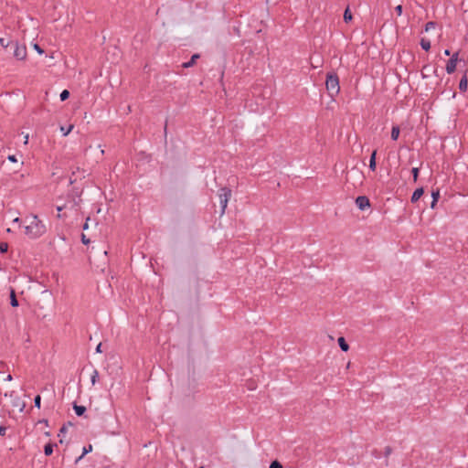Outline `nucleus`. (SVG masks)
I'll return each instance as SVG.
<instances>
[{
    "label": "nucleus",
    "instance_id": "obj_3",
    "mask_svg": "<svg viewBox=\"0 0 468 468\" xmlns=\"http://www.w3.org/2000/svg\"><path fill=\"white\" fill-rule=\"evenodd\" d=\"M11 48H14L13 55L18 60H23L27 57V48L18 42H11Z\"/></svg>",
    "mask_w": 468,
    "mask_h": 468
},
{
    "label": "nucleus",
    "instance_id": "obj_7",
    "mask_svg": "<svg viewBox=\"0 0 468 468\" xmlns=\"http://www.w3.org/2000/svg\"><path fill=\"white\" fill-rule=\"evenodd\" d=\"M424 191H423V188L422 187H420V188H417L412 196H411V202L412 203H415L417 202L420 197L421 196L423 195Z\"/></svg>",
    "mask_w": 468,
    "mask_h": 468
},
{
    "label": "nucleus",
    "instance_id": "obj_8",
    "mask_svg": "<svg viewBox=\"0 0 468 468\" xmlns=\"http://www.w3.org/2000/svg\"><path fill=\"white\" fill-rule=\"evenodd\" d=\"M91 451H92V445L91 444L84 446L83 449H82V454L76 459L75 463H79L86 454H88Z\"/></svg>",
    "mask_w": 468,
    "mask_h": 468
},
{
    "label": "nucleus",
    "instance_id": "obj_30",
    "mask_svg": "<svg viewBox=\"0 0 468 468\" xmlns=\"http://www.w3.org/2000/svg\"><path fill=\"white\" fill-rule=\"evenodd\" d=\"M34 48H35V50H36L38 54H42V53L44 52V50H43V49L40 48V46H39V45H37V44H35V45H34Z\"/></svg>",
    "mask_w": 468,
    "mask_h": 468
},
{
    "label": "nucleus",
    "instance_id": "obj_24",
    "mask_svg": "<svg viewBox=\"0 0 468 468\" xmlns=\"http://www.w3.org/2000/svg\"><path fill=\"white\" fill-rule=\"evenodd\" d=\"M34 405H35V407H37L38 409L41 407V397L39 395H37L35 397Z\"/></svg>",
    "mask_w": 468,
    "mask_h": 468
},
{
    "label": "nucleus",
    "instance_id": "obj_36",
    "mask_svg": "<svg viewBox=\"0 0 468 468\" xmlns=\"http://www.w3.org/2000/svg\"><path fill=\"white\" fill-rule=\"evenodd\" d=\"M89 220V218L87 219ZM82 229L85 230V229H89V224H88V221H86L82 227Z\"/></svg>",
    "mask_w": 468,
    "mask_h": 468
},
{
    "label": "nucleus",
    "instance_id": "obj_17",
    "mask_svg": "<svg viewBox=\"0 0 468 468\" xmlns=\"http://www.w3.org/2000/svg\"><path fill=\"white\" fill-rule=\"evenodd\" d=\"M10 304L13 307L18 306V301H17L16 293L13 290L11 291V294H10Z\"/></svg>",
    "mask_w": 468,
    "mask_h": 468
},
{
    "label": "nucleus",
    "instance_id": "obj_12",
    "mask_svg": "<svg viewBox=\"0 0 468 468\" xmlns=\"http://www.w3.org/2000/svg\"><path fill=\"white\" fill-rule=\"evenodd\" d=\"M468 80L466 75H464L460 82H459V89L461 91H465L467 90Z\"/></svg>",
    "mask_w": 468,
    "mask_h": 468
},
{
    "label": "nucleus",
    "instance_id": "obj_20",
    "mask_svg": "<svg viewBox=\"0 0 468 468\" xmlns=\"http://www.w3.org/2000/svg\"><path fill=\"white\" fill-rule=\"evenodd\" d=\"M98 378H99V372L97 369H94L90 376V381H91L92 385H94L97 382Z\"/></svg>",
    "mask_w": 468,
    "mask_h": 468
},
{
    "label": "nucleus",
    "instance_id": "obj_43",
    "mask_svg": "<svg viewBox=\"0 0 468 468\" xmlns=\"http://www.w3.org/2000/svg\"><path fill=\"white\" fill-rule=\"evenodd\" d=\"M57 209H58V211H60V210H62V207H58Z\"/></svg>",
    "mask_w": 468,
    "mask_h": 468
},
{
    "label": "nucleus",
    "instance_id": "obj_45",
    "mask_svg": "<svg viewBox=\"0 0 468 468\" xmlns=\"http://www.w3.org/2000/svg\"><path fill=\"white\" fill-rule=\"evenodd\" d=\"M422 78H423V79L427 78V75H425L424 73H422Z\"/></svg>",
    "mask_w": 468,
    "mask_h": 468
},
{
    "label": "nucleus",
    "instance_id": "obj_6",
    "mask_svg": "<svg viewBox=\"0 0 468 468\" xmlns=\"http://www.w3.org/2000/svg\"><path fill=\"white\" fill-rule=\"evenodd\" d=\"M356 205L360 210H365L370 207V202L366 196H359L356 198Z\"/></svg>",
    "mask_w": 468,
    "mask_h": 468
},
{
    "label": "nucleus",
    "instance_id": "obj_38",
    "mask_svg": "<svg viewBox=\"0 0 468 468\" xmlns=\"http://www.w3.org/2000/svg\"><path fill=\"white\" fill-rule=\"evenodd\" d=\"M12 378H12V376H11V375H7V377H6L5 380H7V381H11V380H12Z\"/></svg>",
    "mask_w": 468,
    "mask_h": 468
},
{
    "label": "nucleus",
    "instance_id": "obj_44",
    "mask_svg": "<svg viewBox=\"0 0 468 468\" xmlns=\"http://www.w3.org/2000/svg\"><path fill=\"white\" fill-rule=\"evenodd\" d=\"M429 69V66H427V65L423 67V69Z\"/></svg>",
    "mask_w": 468,
    "mask_h": 468
},
{
    "label": "nucleus",
    "instance_id": "obj_14",
    "mask_svg": "<svg viewBox=\"0 0 468 468\" xmlns=\"http://www.w3.org/2000/svg\"><path fill=\"white\" fill-rule=\"evenodd\" d=\"M199 58V55L198 54H194L192 57H191V59L187 62H185L183 64V67L184 68H189V67H192L195 62H196V59Z\"/></svg>",
    "mask_w": 468,
    "mask_h": 468
},
{
    "label": "nucleus",
    "instance_id": "obj_19",
    "mask_svg": "<svg viewBox=\"0 0 468 468\" xmlns=\"http://www.w3.org/2000/svg\"><path fill=\"white\" fill-rule=\"evenodd\" d=\"M344 20L345 22L348 23L352 20V14L349 10V8H346L345 13H344Z\"/></svg>",
    "mask_w": 468,
    "mask_h": 468
},
{
    "label": "nucleus",
    "instance_id": "obj_34",
    "mask_svg": "<svg viewBox=\"0 0 468 468\" xmlns=\"http://www.w3.org/2000/svg\"><path fill=\"white\" fill-rule=\"evenodd\" d=\"M96 352H97V353H101V352H102V350H101V343H100V344L97 346V347H96Z\"/></svg>",
    "mask_w": 468,
    "mask_h": 468
},
{
    "label": "nucleus",
    "instance_id": "obj_33",
    "mask_svg": "<svg viewBox=\"0 0 468 468\" xmlns=\"http://www.w3.org/2000/svg\"><path fill=\"white\" fill-rule=\"evenodd\" d=\"M7 159L13 163L16 162V155H9Z\"/></svg>",
    "mask_w": 468,
    "mask_h": 468
},
{
    "label": "nucleus",
    "instance_id": "obj_22",
    "mask_svg": "<svg viewBox=\"0 0 468 468\" xmlns=\"http://www.w3.org/2000/svg\"><path fill=\"white\" fill-rule=\"evenodd\" d=\"M59 97L62 101H66L69 97V91L68 90H63Z\"/></svg>",
    "mask_w": 468,
    "mask_h": 468
},
{
    "label": "nucleus",
    "instance_id": "obj_39",
    "mask_svg": "<svg viewBox=\"0 0 468 468\" xmlns=\"http://www.w3.org/2000/svg\"><path fill=\"white\" fill-rule=\"evenodd\" d=\"M66 431H67L66 426L61 427V429H60V432H65Z\"/></svg>",
    "mask_w": 468,
    "mask_h": 468
},
{
    "label": "nucleus",
    "instance_id": "obj_40",
    "mask_svg": "<svg viewBox=\"0 0 468 468\" xmlns=\"http://www.w3.org/2000/svg\"><path fill=\"white\" fill-rule=\"evenodd\" d=\"M24 141H25L24 143L27 144V142H28V135H26V136H25Z\"/></svg>",
    "mask_w": 468,
    "mask_h": 468
},
{
    "label": "nucleus",
    "instance_id": "obj_9",
    "mask_svg": "<svg viewBox=\"0 0 468 468\" xmlns=\"http://www.w3.org/2000/svg\"><path fill=\"white\" fill-rule=\"evenodd\" d=\"M376 155H377V151H373V153L371 154V156H370V160H369V168L370 170L372 171H375L376 170V167H377V164H376Z\"/></svg>",
    "mask_w": 468,
    "mask_h": 468
},
{
    "label": "nucleus",
    "instance_id": "obj_32",
    "mask_svg": "<svg viewBox=\"0 0 468 468\" xmlns=\"http://www.w3.org/2000/svg\"><path fill=\"white\" fill-rule=\"evenodd\" d=\"M5 432H6V427H5V426H0V435H1V436H5Z\"/></svg>",
    "mask_w": 468,
    "mask_h": 468
},
{
    "label": "nucleus",
    "instance_id": "obj_11",
    "mask_svg": "<svg viewBox=\"0 0 468 468\" xmlns=\"http://www.w3.org/2000/svg\"><path fill=\"white\" fill-rule=\"evenodd\" d=\"M431 197H432V201H431V207L434 208L436 204H437V202H438V199L440 197V191H439V189H437L436 191H432Z\"/></svg>",
    "mask_w": 468,
    "mask_h": 468
},
{
    "label": "nucleus",
    "instance_id": "obj_21",
    "mask_svg": "<svg viewBox=\"0 0 468 468\" xmlns=\"http://www.w3.org/2000/svg\"><path fill=\"white\" fill-rule=\"evenodd\" d=\"M72 129H73L72 124L69 125L68 128H65L63 126L60 127V131L64 136H67L71 132Z\"/></svg>",
    "mask_w": 468,
    "mask_h": 468
},
{
    "label": "nucleus",
    "instance_id": "obj_31",
    "mask_svg": "<svg viewBox=\"0 0 468 468\" xmlns=\"http://www.w3.org/2000/svg\"><path fill=\"white\" fill-rule=\"evenodd\" d=\"M395 11H396V13L398 14V16H401V14H402V5H397V6L395 7Z\"/></svg>",
    "mask_w": 468,
    "mask_h": 468
},
{
    "label": "nucleus",
    "instance_id": "obj_42",
    "mask_svg": "<svg viewBox=\"0 0 468 468\" xmlns=\"http://www.w3.org/2000/svg\"><path fill=\"white\" fill-rule=\"evenodd\" d=\"M24 408H25V403H22V406L20 408V411H23L24 410Z\"/></svg>",
    "mask_w": 468,
    "mask_h": 468
},
{
    "label": "nucleus",
    "instance_id": "obj_41",
    "mask_svg": "<svg viewBox=\"0 0 468 468\" xmlns=\"http://www.w3.org/2000/svg\"><path fill=\"white\" fill-rule=\"evenodd\" d=\"M19 221H20L19 218H16L13 220V222H14V223H18Z\"/></svg>",
    "mask_w": 468,
    "mask_h": 468
},
{
    "label": "nucleus",
    "instance_id": "obj_4",
    "mask_svg": "<svg viewBox=\"0 0 468 468\" xmlns=\"http://www.w3.org/2000/svg\"><path fill=\"white\" fill-rule=\"evenodd\" d=\"M231 196L230 189L227 187L220 188L218 197H219V204L221 207V214L225 213V209L227 207L229 199Z\"/></svg>",
    "mask_w": 468,
    "mask_h": 468
},
{
    "label": "nucleus",
    "instance_id": "obj_13",
    "mask_svg": "<svg viewBox=\"0 0 468 468\" xmlns=\"http://www.w3.org/2000/svg\"><path fill=\"white\" fill-rule=\"evenodd\" d=\"M399 133H400V130H399V127L398 125H394L391 129V139L396 141L398 140L399 136Z\"/></svg>",
    "mask_w": 468,
    "mask_h": 468
},
{
    "label": "nucleus",
    "instance_id": "obj_5",
    "mask_svg": "<svg viewBox=\"0 0 468 468\" xmlns=\"http://www.w3.org/2000/svg\"><path fill=\"white\" fill-rule=\"evenodd\" d=\"M458 57H459V54H458V52H456V53L452 54L451 58L448 60L447 65H446V71L448 74H452L455 71L457 61L459 59Z\"/></svg>",
    "mask_w": 468,
    "mask_h": 468
},
{
    "label": "nucleus",
    "instance_id": "obj_35",
    "mask_svg": "<svg viewBox=\"0 0 468 468\" xmlns=\"http://www.w3.org/2000/svg\"><path fill=\"white\" fill-rule=\"evenodd\" d=\"M385 452H386V455L390 454V452H391L390 447H386Z\"/></svg>",
    "mask_w": 468,
    "mask_h": 468
},
{
    "label": "nucleus",
    "instance_id": "obj_23",
    "mask_svg": "<svg viewBox=\"0 0 468 468\" xmlns=\"http://www.w3.org/2000/svg\"><path fill=\"white\" fill-rule=\"evenodd\" d=\"M419 171L420 170H419L418 167H413L412 170H411L414 182H416L418 180Z\"/></svg>",
    "mask_w": 468,
    "mask_h": 468
},
{
    "label": "nucleus",
    "instance_id": "obj_16",
    "mask_svg": "<svg viewBox=\"0 0 468 468\" xmlns=\"http://www.w3.org/2000/svg\"><path fill=\"white\" fill-rule=\"evenodd\" d=\"M420 44V47L426 51H428L431 48V41L427 38H421Z\"/></svg>",
    "mask_w": 468,
    "mask_h": 468
},
{
    "label": "nucleus",
    "instance_id": "obj_29",
    "mask_svg": "<svg viewBox=\"0 0 468 468\" xmlns=\"http://www.w3.org/2000/svg\"><path fill=\"white\" fill-rule=\"evenodd\" d=\"M0 44L1 46H3L4 48H7V47H11V42H7L5 43V39L4 38H0Z\"/></svg>",
    "mask_w": 468,
    "mask_h": 468
},
{
    "label": "nucleus",
    "instance_id": "obj_1",
    "mask_svg": "<svg viewBox=\"0 0 468 468\" xmlns=\"http://www.w3.org/2000/svg\"><path fill=\"white\" fill-rule=\"evenodd\" d=\"M46 232V226L37 216H33L27 226L25 227V233L31 239H37Z\"/></svg>",
    "mask_w": 468,
    "mask_h": 468
},
{
    "label": "nucleus",
    "instance_id": "obj_10",
    "mask_svg": "<svg viewBox=\"0 0 468 468\" xmlns=\"http://www.w3.org/2000/svg\"><path fill=\"white\" fill-rule=\"evenodd\" d=\"M73 410L78 416H82L86 411V408L76 403L73 404Z\"/></svg>",
    "mask_w": 468,
    "mask_h": 468
},
{
    "label": "nucleus",
    "instance_id": "obj_25",
    "mask_svg": "<svg viewBox=\"0 0 468 468\" xmlns=\"http://www.w3.org/2000/svg\"><path fill=\"white\" fill-rule=\"evenodd\" d=\"M8 250V244L5 243V242H1L0 243V252L1 253H5Z\"/></svg>",
    "mask_w": 468,
    "mask_h": 468
},
{
    "label": "nucleus",
    "instance_id": "obj_26",
    "mask_svg": "<svg viewBox=\"0 0 468 468\" xmlns=\"http://www.w3.org/2000/svg\"><path fill=\"white\" fill-rule=\"evenodd\" d=\"M436 26V23L435 22H432V21H430L428 22L426 25H425V30L426 31H429L431 30V28H434Z\"/></svg>",
    "mask_w": 468,
    "mask_h": 468
},
{
    "label": "nucleus",
    "instance_id": "obj_37",
    "mask_svg": "<svg viewBox=\"0 0 468 468\" xmlns=\"http://www.w3.org/2000/svg\"><path fill=\"white\" fill-rule=\"evenodd\" d=\"M444 55H445V56H450V55H451L450 50H449V49H445V50H444Z\"/></svg>",
    "mask_w": 468,
    "mask_h": 468
},
{
    "label": "nucleus",
    "instance_id": "obj_2",
    "mask_svg": "<svg viewBox=\"0 0 468 468\" xmlns=\"http://www.w3.org/2000/svg\"><path fill=\"white\" fill-rule=\"evenodd\" d=\"M326 90L331 97H334L339 93V79L335 73H327L325 80Z\"/></svg>",
    "mask_w": 468,
    "mask_h": 468
},
{
    "label": "nucleus",
    "instance_id": "obj_28",
    "mask_svg": "<svg viewBox=\"0 0 468 468\" xmlns=\"http://www.w3.org/2000/svg\"><path fill=\"white\" fill-rule=\"evenodd\" d=\"M81 242L85 245L90 244V240L86 237L85 234H81Z\"/></svg>",
    "mask_w": 468,
    "mask_h": 468
},
{
    "label": "nucleus",
    "instance_id": "obj_18",
    "mask_svg": "<svg viewBox=\"0 0 468 468\" xmlns=\"http://www.w3.org/2000/svg\"><path fill=\"white\" fill-rule=\"evenodd\" d=\"M53 447H54V445L52 443L46 444L45 447H44V453L47 456L51 455L52 452H53Z\"/></svg>",
    "mask_w": 468,
    "mask_h": 468
},
{
    "label": "nucleus",
    "instance_id": "obj_15",
    "mask_svg": "<svg viewBox=\"0 0 468 468\" xmlns=\"http://www.w3.org/2000/svg\"><path fill=\"white\" fill-rule=\"evenodd\" d=\"M338 345L340 346V348L343 350V351H347L349 349V346L348 344L346 342L345 338L344 337H339L338 338Z\"/></svg>",
    "mask_w": 468,
    "mask_h": 468
},
{
    "label": "nucleus",
    "instance_id": "obj_27",
    "mask_svg": "<svg viewBox=\"0 0 468 468\" xmlns=\"http://www.w3.org/2000/svg\"><path fill=\"white\" fill-rule=\"evenodd\" d=\"M270 468H283V467L280 462L273 461L271 463Z\"/></svg>",
    "mask_w": 468,
    "mask_h": 468
}]
</instances>
